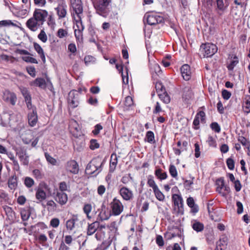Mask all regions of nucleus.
<instances>
[{
  "instance_id": "nucleus-1",
  "label": "nucleus",
  "mask_w": 250,
  "mask_h": 250,
  "mask_svg": "<svg viewBox=\"0 0 250 250\" xmlns=\"http://www.w3.org/2000/svg\"><path fill=\"white\" fill-rule=\"evenodd\" d=\"M48 15V13L46 10L36 8L33 12V17L27 21L26 26L31 31H36L42 27Z\"/></svg>"
},
{
  "instance_id": "nucleus-2",
  "label": "nucleus",
  "mask_w": 250,
  "mask_h": 250,
  "mask_svg": "<svg viewBox=\"0 0 250 250\" xmlns=\"http://www.w3.org/2000/svg\"><path fill=\"white\" fill-rule=\"evenodd\" d=\"M111 2L112 0H92L97 13L104 18L110 12Z\"/></svg>"
},
{
  "instance_id": "nucleus-3",
  "label": "nucleus",
  "mask_w": 250,
  "mask_h": 250,
  "mask_svg": "<svg viewBox=\"0 0 250 250\" xmlns=\"http://www.w3.org/2000/svg\"><path fill=\"white\" fill-rule=\"evenodd\" d=\"M104 163V161L99 157L92 159L86 167V173L97 176L102 170Z\"/></svg>"
},
{
  "instance_id": "nucleus-4",
  "label": "nucleus",
  "mask_w": 250,
  "mask_h": 250,
  "mask_svg": "<svg viewBox=\"0 0 250 250\" xmlns=\"http://www.w3.org/2000/svg\"><path fill=\"white\" fill-rule=\"evenodd\" d=\"M204 57H210L215 54L218 50L217 46L211 43H202L200 48Z\"/></svg>"
},
{
  "instance_id": "nucleus-5",
  "label": "nucleus",
  "mask_w": 250,
  "mask_h": 250,
  "mask_svg": "<svg viewBox=\"0 0 250 250\" xmlns=\"http://www.w3.org/2000/svg\"><path fill=\"white\" fill-rule=\"evenodd\" d=\"M144 19H146L147 23L151 25L164 22V18L155 13L146 14Z\"/></svg>"
},
{
  "instance_id": "nucleus-6",
  "label": "nucleus",
  "mask_w": 250,
  "mask_h": 250,
  "mask_svg": "<svg viewBox=\"0 0 250 250\" xmlns=\"http://www.w3.org/2000/svg\"><path fill=\"white\" fill-rule=\"evenodd\" d=\"M172 200L176 207L175 209L177 212L178 214H183L184 213V201L181 195L178 194L172 195Z\"/></svg>"
},
{
  "instance_id": "nucleus-7",
  "label": "nucleus",
  "mask_w": 250,
  "mask_h": 250,
  "mask_svg": "<svg viewBox=\"0 0 250 250\" xmlns=\"http://www.w3.org/2000/svg\"><path fill=\"white\" fill-rule=\"evenodd\" d=\"M110 208L112 214L117 216L123 212L124 206L120 200L114 198L110 203Z\"/></svg>"
},
{
  "instance_id": "nucleus-8",
  "label": "nucleus",
  "mask_w": 250,
  "mask_h": 250,
  "mask_svg": "<svg viewBox=\"0 0 250 250\" xmlns=\"http://www.w3.org/2000/svg\"><path fill=\"white\" fill-rule=\"evenodd\" d=\"M68 105L72 108L77 107L79 104V95L76 90H72L68 93L67 99Z\"/></svg>"
},
{
  "instance_id": "nucleus-9",
  "label": "nucleus",
  "mask_w": 250,
  "mask_h": 250,
  "mask_svg": "<svg viewBox=\"0 0 250 250\" xmlns=\"http://www.w3.org/2000/svg\"><path fill=\"white\" fill-rule=\"evenodd\" d=\"M52 196L55 200L61 205H65L68 200L67 195L64 192L59 191L57 189L54 192Z\"/></svg>"
},
{
  "instance_id": "nucleus-10",
  "label": "nucleus",
  "mask_w": 250,
  "mask_h": 250,
  "mask_svg": "<svg viewBox=\"0 0 250 250\" xmlns=\"http://www.w3.org/2000/svg\"><path fill=\"white\" fill-rule=\"evenodd\" d=\"M67 5L65 1L60 2L55 8L59 19L64 18L67 15Z\"/></svg>"
},
{
  "instance_id": "nucleus-11",
  "label": "nucleus",
  "mask_w": 250,
  "mask_h": 250,
  "mask_svg": "<svg viewBox=\"0 0 250 250\" xmlns=\"http://www.w3.org/2000/svg\"><path fill=\"white\" fill-rule=\"evenodd\" d=\"M3 100L7 103H9L12 105H14L17 102V98L16 94L10 92L8 90H5L3 93Z\"/></svg>"
},
{
  "instance_id": "nucleus-12",
  "label": "nucleus",
  "mask_w": 250,
  "mask_h": 250,
  "mask_svg": "<svg viewBox=\"0 0 250 250\" xmlns=\"http://www.w3.org/2000/svg\"><path fill=\"white\" fill-rule=\"evenodd\" d=\"M176 145L177 147H173V150L176 155L179 156L182 152L187 151L188 146V142L187 141H184L181 142L179 140L177 142Z\"/></svg>"
},
{
  "instance_id": "nucleus-13",
  "label": "nucleus",
  "mask_w": 250,
  "mask_h": 250,
  "mask_svg": "<svg viewBox=\"0 0 250 250\" xmlns=\"http://www.w3.org/2000/svg\"><path fill=\"white\" fill-rule=\"evenodd\" d=\"M63 238L61 242L58 250H70L69 247L71 245L73 240L72 236L66 235Z\"/></svg>"
},
{
  "instance_id": "nucleus-14",
  "label": "nucleus",
  "mask_w": 250,
  "mask_h": 250,
  "mask_svg": "<svg viewBox=\"0 0 250 250\" xmlns=\"http://www.w3.org/2000/svg\"><path fill=\"white\" fill-rule=\"evenodd\" d=\"M16 154L18 156L20 161L24 166H27L29 163L28 156L26 151L22 147H19L16 149Z\"/></svg>"
},
{
  "instance_id": "nucleus-15",
  "label": "nucleus",
  "mask_w": 250,
  "mask_h": 250,
  "mask_svg": "<svg viewBox=\"0 0 250 250\" xmlns=\"http://www.w3.org/2000/svg\"><path fill=\"white\" fill-rule=\"evenodd\" d=\"M71 4L77 17L81 16L83 12V4L81 0H71Z\"/></svg>"
},
{
  "instance_id": "nucleus-16",
  "label": "nucleus",
  "mask_w": 250,
  "mask_h": 250,
  "mask_svg": "<svg viewBox=\"0 0 250 250\" xmlns=\"http://www.w3.org/2000/svg\"><path fill=\"white\" fill-rule=\"evenodd\" d=\"M3 209L9 220L12 222L19 221V217L17 218L16 217V213L11 207L8 206H3Z\"/></svg>"
},
{
  "instance_id": "nucleus-17",
  "label": "nucleus",
  "mask_w": 250,
  "mask_h": 250,
  "mask_svg": "<svg viewBox=\"0 0 250 250\" xmlns=\"http://www.w3.org/2000/svg\"><path fill=\"white\" fill-rule=\"evenodd\" d=\"M112 215L111 210L104 205H102L98 215L99 219L101 221L106 220Z\"/></svg>"
},
{
  "instance_id": "nucleus-18",
  "label": "nucleus",
  "mask_w": 250,
  "mask_h": 250,
  "mask_svg": "<svg viewBox=\"0 0 250 250\" xmlns=\"http://www.w3.org/2000/svg\"><path fill=\"white\" fill-rule=\"evenodd\" d=\"M120 195L125 201H129L133 197L132 191L126 187H123L119 190Z\"/></svg>"
},
{
  "instance_id": "nucleus-19",
  "label": "nucleus",
  "mask_w": 250,
  "mask_h": 250,
  "mask_svg": "<svg viewBox=\"0 0 250 250\" xmlns=\"http://www.w3.org/2000/svg\"><path fill=\"white\" fill-rule=\"evenodd\" d=\"M38 120L36 107L33 108L32 111H30L28 113V124L31 126H34Z\"/></svg>"
},
{
  "instance_id": "nucleus-20",
  "label": "nucleus",
  "mask_w": 250,
  "mask_h": 250,
  "mask_svg": "<svg viewBox=\"0 0 250 250\" xmlns=\"http://www.w3.org/2000/svg\"><path fill=\"white\" fill-rule=\"evenodd\" d=\"M79 221L77 215H73L72 217L66 221V228L67 230L72 231L78 225L77 222Z\"/></svg>"
},
{
  "instance_id": "nucleus-21",
  "label": "nucleus",
  "mask_w": 250,
  "mask_h": 250,
  "mask_svg": "<svg viewBox=\"0 0 250 250\" xmlns=\"http://www.w3.org/2000/svg\"><path fill=\"white\" fill-rule=\"evenodd\" d=\"M193 93L190 88L185 87L184 88L182 99L184 102L188 104L190 100L192 99Z\"/></svg>"
},
{
  "instance_id": "nucleus-22",
  "label": "nucleus",
  "mask_w": 250,
  "mask_h": 250,
  "mask_svg": "<svg viewBox=\"0 0 250 250\" xmlns=\"http://www.w3.org/2000/svg\"><path fill=\"white\" fill-rule=\"evenodd\" d=\"M181 73L185 81H188L191 78L190 67L189 65L185 64L181 67Z\"/></svg>"
},
{
  "instance_id": "nucleus-23",
  "label": "nucleus",
  "mask_w": 250,
  "mask_h": 250,
  "mask_svg": "<svg viewBox=\"0 0 250 250\" xmlns=\"http://www.w3.org/2000/svg\"><path fill=\"white\" fill-rule=\"evenodd\" d=\"M206 114L203 111H200L195 115V117L193 121V125L195 129H198L199 128V117H201V121H204L205 119Z\"/></svg>"
},
{
  "instance_id": "nucleus-24",
  "label": "nucleus",
  "mask_w": 250,
  "mask_h": 250,
  "mask_svg": "<svg viewBox=\"0 0 250 250\" xmlns=\"http://www.w3.org/2000/svg\"><path fill=\"white\" fill-rule=\"evenodd\" d=\"M67 167L68 170L74 174L79 172V166L75 160H70L67 163Z\"/></svg>"
},
{
  "instance_id": "nucleus-25",
  "label": "nucleus",
  "mask_w": 250,
  "mask_h": 250,
  "mask_svg": "<svg viewBox=\"0 0 250 250\" xmlns=\"http://www.w3.org/2000/svg\"><path fill=\"white\" fill-rule=\"evenodd\" d=\"M18 177L16 173H14L13 175H11L8 180L7 184L8 188L11 190H15L18 187Z\"/></svg>"
},
{
  "instance_id": "nucleus-26",
  "label": "nucleus",
  "mask_w": 250,
  "mask_h": 250,
  "mask_svg": "<svg viewBox=\"0 0 250 250\" xmlns=\"http://www.w3.org/2000/svg\"><path fill=\"white\" fill-rule=\"evenodd\" d=\"M216 184L217 186L216 188V191L221 194L222 196L224 197L226 195V193L223 192L222 190L225 187L224 180L223 177H221L217 179Z\"/></svg>"
},
{
  "instance_id": "nucleus-27",
  "label": "nucleus",
  "mask_w": 250,
  "mask_h": 250,
  "mask_svg": "<svg viewBox=\"0 0 250 250\" xmlns=\"http://www.w3.org/2000/svg\"><path fill=\"white\" fill-rule=\"evenodd\" d=\"M99 227V223L95 221L91 224H88L87 229V235H91L93 234Z\"/></svg>"
},
{
  "instance_id": "nucleus-28",
  "label": "nucleus",
  "mask_w": 250,
  "mask_h": 250,
  "mask_svg": "<svg viewBox=\"0 0 250 250\" xmlns=\"http://www.w3.org/2000/svg\"><path fill=\"white\" fill-rule=\"evenodd\" d=\"M118 163V157L115 153H113L111 155L110 165H109V172H113L116 167Z\"/></svg>"
},
{
  "instance_id": "nucleus-29",
  "label": "nucleus",
  "mask_w": 250,
  "mask_h": 250,
  "mask_svg": "<svg viewBox=\"0 0 250 250\" xmlns=\"http://www.w3.org/2000/svg\"><path fill=\"white\" fill-rule=\"evenodd\" d=\"M31 86H38L41 88L44 89L46 87V83L45 80L42 78H37L34 81L30 83Z\"/></svg>"
},
{
  "instance_id": "nucleus-30",
  "label": "nucleus",
  "mask_w": 250,
  "mask_h": 250,
  "mask_svg": "<svg viewBox=\"0 0 250 250\" xmlns=\"http://www.w3.org/2000/svg\"><path fill=\"white\" fill-rule=\"evenodd\" d=\"M228 240L227 236L223 235L220 238L219 241L217 242L216 245L220 247V250H223L228 245Z\"/></svg>"
},
{
  "instance_id": "nucleus-31",
  "label": "nucleus",
  "mask_w": 250,
  "mask_h": 250,
  "mask_svg": "<svg viewBox=\"0 0 250 250\" xmlns=\"http://www.w3.org/2000/svg\"><path fill=\"white\" fill-rule=\"evenodd\" d=\"M34 47L35 50L38 53V54L40 55L42 62L44 63L46 62L45 57L44 53V51L41 46V45L38 43L34 42Z\"/></svg>"
},
{
  "instance_id": "nucleus-32",
  "label": "nucleus",
  "mask_w": 250,
  "mask_h": 250,
  "mask_svg": "<svg viewBox=\"0 0 250 250\" xmlns=\"http://www.w3.org/2000/svg\"><path fill=\"white\" fill-rule=\"evenodd\" d=\"M163 170L161 168H156L154 174L156 177L160 181L165 180L167 177V174L166 172H163Z\"/></svg>"
},
{
  "instance_id": "nucleus-33",
  "label": "nucleus",
  "mask_w": 250,
  "mask_h": 250,
  "mask_svg": "<svg viewBox=\"0 0 250 250\" xmlns=\"http://www.w3.org/2000/svg\"><path fill=\"white\" fill-rule=\"evenodd\" d=\"M46 194L45 192L42 188H38L36 192V198L40 202L45 199Z\"/></svg>"
},
{
  "instance_id": "nucleus-34",
  "label": "nucleus",
  "mask_w": 250,
  "mask_h": 250,
  "mask_svg": "<svg viewBox=\"0 0 250 250\" xmlns=\"http://www.w3.org/2000/svg\"><path fill=\"white\" fill-rule=\"evenodd\" d=\"M192 228L194 230L197 232H201L204 230V225L202 223L195 220L192 225Z\"/></svg>"
},
{
  "instance_id": "nucleus-35",
  "label": "nucleus",
  "mask_w": 250,
  "mask_h": 250,
  "mask_svg": "<svg viewBox=\"0 0 250 250\" xmlns=\"http://www.w3.org/2000/svg\"><path fill=\"white\" fill-rule=\"evenodd\" d=\"M147 179V185L149 187L153 189V190H154L156 188H158V187L156 184L154 180V177L152 175H148Z\"/></svg>"
},
{
  "instance_id": "nucleus-36",
  "label": "nucleus",
  "mask_w": 250,
  "mask_h": 250,
  "mask_svg": "<svg viewBox=\"0 0 250 250\" xmlns=\"http://www.w3.org/2000/svg\"><path fill=\"white\" fill-rule=\"evenodd\" d=\"M19 89L24 98V101L32 99L30 93L27 88L20 86L19 87Z\"/></svg>"
},
{
  "instance_id": "nucleus-37",
  "label": "nucleus",
  "mask_w": 250,
  "mask_h": 250,
  "mask_svg": "<svg viewBox=\"0 0 250 250\" xmlns=\"http://www.w3.org/2000/svg\"><path fill=\"white\" fill-rule=\"evenodd\" d=\"M20 213L21 218L23 221L28 220L31 215L29 210L25 208H22L21 209Z\"/></svg>"
},
{
  "instance_id": "nucleus-38",
  "label": "nucleus",
  "mask_w": 250,
  "mask_h": 250,
  "mask_svg": "<svg viewBox=\"0 0 250 250\" xmlns=\"http://www.w3.org/2000/svg\"><path fill=\"white\" fill-rule=\"evenodd\" d=\"M159 98L165 104H168L170 102V98L167 91H164L162 93H160L158 94Z\"/></svg>"
},
{
  "instance_id": "nucleus-39",
  "label": "nucleus",
  "mask_w": 250,
  "mask_h": 250,
  "mask_svg": "<svg viewBox=\"0 0 250 250\" xmlns=\"http://www.w3.org/2000/svg\"><path fill=\"white\" fill-rule=\"evenodd\" d=\"M133 105V101L131 97L127 96L124 102V110H128L129 108Z\"/></svg>"
},
{
  "instance_id": "nucleus-40",
  "label": "nucleus",
  "mask_w": 250,
  "mask_h": 250,
  "mask_svg": "<svg viewBox=\"0 0 250 250\" xmlns=\"http://www.w3.org/2000/svg\"><path fill=\"white\" fill-rule=\"evenodd\" d=\"M238 58L235 55L233 58V60L230 61V63L227 66L228 70L230 71L233 70L234 67L238 63Z\"/></svg>"
},
{
  "instance_id": "nucleus-41",
  "label": "nucleus",
  "mask_w": 250,
  "mask_h": 250,
  "mask_svg": "<svg viewBox=\"0 0 250 250\" xmlns=\"http://www.w3.org/2000/svg\"><path fill=\"white\" fill-rule=\"evenodd\" d=\"M145 139L146 141L150 144H153L155 143L154 139V134L152 131H148L146 133Z\"/></svg>"
},
{
  "instance_id": "nucleus-42",
  "label": "nucleus",
  "mask_w": 250,
  "mask_h": 250,
  "mask_svg": "<svg viewBox=\"0 0 250 250\" xmlns=\"http://www.w3.org/2000/svg\"><path fill=\"white\" fill-rule=\"evenodd\" d=\"M238 141L244 147H249L250 146V142L243 136L239 135L237 138Z\"/></svg>"
},
{
  "instance_id": "nucleus-43",
  "label": "nucleus",
  "mask_w": 250,
  "mask_h": 250,
  "mask_svg": "<svg viewBox=\"0 0 250 250\" xmlns=\"http://www.w3.org/2000/svg\"><path fill=\"white\" fill-rule=\"evenodd\" d=\"M169 172L171 176L176 179H177L178 172L175 166L170 164L169 167Z\"/></svg>"
},
{
  "instance_id": "nucleus-44",
  "label": "nucleus",
  "mask_w": 250,
  "mask_h": 250,
  "mask_svg": "<svg viewBox=\"0 0 250 250\" xmlns=\"http://www.w3.org/2000/svg\"><path fill=\"white\" fill-rule=\"evenodd\" d=\"M46 205L47 206V210L49 211H55L56 210L57 205L54 201L52 200L48 201Z\"/></svg>"
},
{
  "instance_id": "nucleus-45",
  "label": "nucleus",
  "mask_w": 250,
  "mask_h": 250,
  "mask_svg": "<svg viewBox=\"0 0 250 250\" xmlns=\"http://www.w3.org/2000/svg\"><path fill=\"white\" fill-rule=\"evenodd\" d=\"M153 192L156 199L160 201H164L165 200V195L160 191L159 188L153 190Z\"/></svg>"
},
{
  "instance_id": "nucleus-46",
  "label": "nucleus",
  "mask_w": 250,
  "mask_h": 250,
  "mask_svg": "<svg viewBox=\"0 0 250 250\" xmlns=\"http://www.w3.org/2000/svg\"><path fill=\"white\" fill-rule=\"evenodd\" d=\"M116 67L120 73H122V80L124 83H128V76H125L123 75V65L122 64H116Z\"/></svg>"
},
{
  "instance_id": "nucleus-47",
  "label": "nucleus",
  "mask_w": 250,
  "mask_h": 250,
  "mask_svg": "<svg viewBox=\"0 0 250 250\" xmlns=\"http://www.w3.org/2000/svg\"><path fill=\"white\" fill-rule=\"evenodd\" d=\"M56 35L59 38H65L68 35L67 30L63 28H60L58 29Z\"/></svg>"
},
{
  "instance_id": "nucleus-48",
  "label": "nucleus",
  "mask_w": 250,
  "mask_h": 250,
  "mask_svg": "<svg viewBox=\"0 0 250 250\" xmlns=\"http://www.w3.org/2000/svg\"><path fill=\"white\" fill-rule=\"evenodd\" d=\"M168 239H172L176 237H180L181 236V232L178 228L175 229V231H170L167 233Z\"/></svg>"
},
{
  "instance_id": "nucleus-49",
  "label": "nucleus",
  "mask_w": 250,
  "mask_h": 250,
  "mask_svg": "<svg viewBox=\"0 0 250 250\" xmlns=\"http://www.w3.org/2000/svg\"><path fill=\"white\" fill-rule=\"evenodd\" d=\"M155 89L158 94H160V93L166 91L165 86L163 85L162 83L160 82L156 83Z\"/></svg>"
},
{
  "instance_id": "nucleus-50",
  "label": "nucleus",
  "mask_w": 250,
  "mask_h": 250,
  "mask_svg": "<svg viewBox=\"0 0 250 250\" xmlns=\"http://www.w3.org/2000/svg\"><path fill=\"white\" fill-rule=\"evenodd\" d=\"M195 179L194 177L191 178V180H185L184 182V186L186 189L189 190L192 188L193 184V180Z\"/></svg>"
},
{
  "instance_id": "nucleus-51",
  "label": "nucleus",
  "mask_w": 250,
  "mask_h": 250,
  "mask_svg": "<svg viewBox=\"0 0 250 250\" xmlns=\"http://www.w3.org/2000/svg\"><path fill=\"white\" fill-rule=\"evenodd\" d=\"M95 58L91 55H87L84 57V62L86 65L93 63L95 62Z\"/></svg>"
},
{
  "instance_id": "nucleus-52",
  "label": "nucleus",
  "mask_w": 250,
  "mask_h": 250,
  "mask_svg": "<svg viewBox=\"0 0 250 250\" xmlns=\"http://www.w3.org/2000/svg\"><path fill=\"white\" fill-rule=\"evenodd\" d=\"M34 181L32 178L29 177H26L25 178L24 184L27 188H31L34 185Z\"/></svg>"
},
{
  "instance_id": "nucleus-53",
  "label": "nucleus",
  "mask_w": 250,
  "mask_h": 250,
  "mask_svg": "<svg viewBox=\"0 0 250 250\" xmlns=\"http://www.w3.org/2000/svg\"><path fill=\"white\" fill-rule=\"evenodd\" d=\"M74 20L75 21L76 25L77 27V29H80L81 28L83 27V30L84 29V26L83 25L81 16H78L74 17Z\"/></svg>"
},
{
  "instance_id": "nucleus-54",
  "label": "nucleus",
  "mask_w": 250,
  "mask_h": 250,
  "mask_svg": "<svg viewBox=\"0 0 250 250\" xmlns=\"http://www.w3.org/2000/svg\"><path fill=\"white\" fill-rule=\"evenodd\" d=\"M38 38L42 42L45 43L47 41V36L44 31V29H42L40 34L38 36Z\"/></svg>"
},
{
  "instance_id": "nucleus-55",
  "label": "nucleus",
  "mask_w": 250,
  "mask_h": 250,
  "mask_svg": "<svg viewBox=\"0 0 250 250\" xmlns=\"http://www.w3.org/2000/svg\"><path fill=\"white\" fill-rule=\"evenodd\" d=\"M92 209V206L89 204H85L83 207V211L86 214L87 217L90 218L89 213Z\"/></svg>"
},
{
  "instance_id": "nucleus-56",
  "label": "nucleus",
  "mask_w": 250,
  "mask_h": 250,
  "mask_svg": "<svg viewBox=\"0 0 250 250\" xmlns=\"http://www.w3.org/2000/svg\"><path fill=\"white\" fill-rule=\"evenodd\" d=\"M211 129L216 133H219L221 131V127L217 122H212L210 125Z\"/></svg>"
},
{
  "instance_id": "nucleus-57",
  "label": "nucleus",
  "mask_w": 250,
  "mask_h": 250,
  "mask_svg": "<svg viewBox=\"0 0 250 250\" xmlns=\"http://www.w3.org/2000/svg\"><path fill=\"white\" fill-rule=\"evenodd\" d=\"M37 240L39 243L44 245V244L46 242L47 240V238L45 234H41L38 236V238H37Z\"/></svg>"
},
{
  "instance_id": "nucleus-58",
  "label": "nucleus",
  "mask_w": 250,
  "mask_h": 250,
  "mask_svg": "<svg viewBox=\"0 0 250 250\" xmlns=\"http://www.w3.org/2000/svg\"><path fill=\"white\" fill-rule=\"evenodd\" d=\"M100 146L99 144L96 139H91L90 141L89 148L91 150H94L98 148Z\"/></svg>"
},
{
  "instance_id": "nucleus-59",
  "label": "nucleus",
  "mask_w": 250,
  "mask_h": 250,
  "mask_svg": "<svg viewBox=\"0 0 250 250\" xmlns=\"http://www.w3.org/2000/svg\"><path fill=\"white\" fill-rule=\"evenodd\" d=\"M226 164L228 168L232 170L234 168L235 162L231 158H229L226 160Z\"/></svg>"
},
{
  "instance_id": "nucleus-60",
  "label": "nucleus",
  "mask_w": 250,
  "mask_h": 250,
  "mask_svg": "<svg viewBox=\"0 0 250 250\" xmlns=\"http://www.w3.org/2000/svg\"><path fill=\"white\" fill-rule=\"evenodd\" d=\"M103 128L102 125L100 124L96 125L94 126V128L92 130V133L94 135L96 136L99 134L100 131Z\"/></svg>"
},
{
  "instance_id": "nucleus-61",
  "label": "nucleus",
  "mask_w": 250,
  "mask_h": 250,
  "mask_svg": "<svg viewBox=\"0 0 250 250\" xmlns=\"http://www.w3.org/2000/svg\"><path fill=\"white\" fill-rule=\"evenodd\" d=\"M33 174L34 177L38 179H41L43 178V174L38 169H35L33 170Z\"/></svg>"
},
{
  "instance_id": "nucleus-62",
  "label": "nucleus",
  "mask_w": 250,
  "mask_h": 250,
  "mask_svg": "<svg viewBox=\"0 0 250 250\" xmlns=\"http://www.w3.org/2000/svg\"><path fill=\"white\" fill-rule=\"evenodd\" d=\"M48 16L47 24L49 26L53 27L56 24L55 18L52 14Z\"/></svg>"
},
{
  "instance_id": "nucleus-63",
  "label": "nucleus",
  "mask_w": 250,
  "mask_h": 250,
  "mask_svg": "<svg viewBox=\"0 0 250 250\" xmlns=\"http://www.w3.org/2000/svg\"><path fill=\"white\" fill-rule=\"evenodd\" d=\"M60 223V220L57 218H54L50 220V225L53 228H57Z\"/></svg>"
},
{
  "instance_id": "nucleus-64",
  "label": "nucleus",
  "mask_w": 250,
  "mask_h": 250,
  "mask_svg": "<svg viewBox=\"0 0 250 250\" xmlns=\"http://www.w3.org/2000/svg\"><path fill=\"white\" fill-rule=\"evenodd\" d=\"M245 112L247 113L250 112V96L248 95L247 96L246 101L245 102Z\"/></svg>"
}]
</instances>
